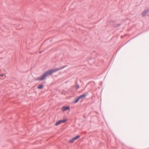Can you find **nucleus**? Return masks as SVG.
<instances>
[{
	"label": "nucleus",
	"mask_w": 149,
	"mask_h": 149,
	"mask_svg": "<svg viewBox=\"0 0 149 149\" xmlns=\"http://www.w3.org/2000/svg\"><path fill=\"white\" fill-rule=\"evenodd\" d=\"M62 111H65L69 109H70V107H69V106L64 107H62Z\"/></svg>",
	"instance_id": "obj_3"
},
{
	"label": "nucleus",
	"mask_w": 149,
	"mask_h": 149,
	"mask_svg": "<svg viewBox=\"0 0 149 149\" xmlns=\"http://www.w3.org/2000/svg\"><path fill=\"white\" fill-rule=\"evenodd\" d=\"M86 96V95L84 94L80 96L79 97H78L79 99H81L84 98Z\"/></svg>",
	"instance_id": "obj_4"
},
{
	"label": "nucleus",
	"mask_w": 149,
	"mask_h": 149,
	"mask_svg": "<svg viewBox=\"0 0 149 149\" xmlns=\"http://www.w3.org/2000/svg\"><path fill=\"white\" fill-rule=\"evenodd\" d=\"M66 120H60V121L61 122V123H65L66 121Z\"/></svg>",
	"instance_id": "obj_9"
},
{
	"label": "nucleus",
	"mask_w": 149,
	"mask_h": 149,
	"mask_svg": "<svg viewBox=\"0 0 149 149\" xmlns=\"http://www.w3.org/2000/svg\"><path fill=\"white\" fill-rule=\"evenodd\" d=\"M61 123V122H60V120H59L56 123L55 125L56 126H57V125H58L59 124H60Z\"/></svg>",
	"instance_id": "obj_7"
},
{
	"label": "nucleus",
	"mask_w": 149,
	"mask_h": 149,
	"mask_svg": "<svg viewBox=\"0 0 149 149\" xmlns=\"http://www.w3.org/2000/svg\"><path fill=\"white\" fill-rule=\"evenodd\" d=\"M64 68V67H61L56 69H52L46 71L44 74L39 77H37L36 80H42L45 79V77L48 75H51L53 72H56L58 70H60Z\"/></svg>",
	"instance_id": "obj_1"
},
{
	"label": "nucleus",
	"mask_w": 149,
	"mask_h": 149,
	"mask_svg": "<svg viewBox=\"0 0 149 149\" xmlns=\"http://www.w3.org/2000/svg\"><path fill=\"white\" fill-rule=\"evenodd\" d=\"M147 12L146 11H145L144 12H143L142 13V16H146V14L147 13Z\"/></svg>",
	"instance_id": "obj_5"
},
{
	"label": "nucleus",
	"mask_w": 149,
	"mask_h": 149,
	"mask_svg": "<svg viewBox=\"0 0 149 149\" xmlns=\"http://www.w3.org/2000/svg\"><path fill=\"white\" fill-rule=\"evenodd\" d=\"M4 74H0V79H2V78L1 77H3L4 75Z\"/></svg>",
	"instance_id": "obj_8"
},
{
	"label": "nucleus",
	"mask_w": 149,
	"mask_h": 149,
	"mask_svg": "<svg viewBox=\"0 0 149 149\" xmlns=\"http://www.w3.org/2000/svg\"><path fill=\"white\" fill-rule=\"evenodd\" d=\"M79 100H80L79 99L78 97L77 99L75 101L74 103H77L79 101Z\"/></svg>",
	"instance_id": "obj_10"
},
{
	"label": "nucleus",
	"mask_w": 149,
	"mask_h": 149,
	"mask_svg": "<svg viewBox=\"0 0 149 149\" xmlns=\"http://www.w3.org/2000/svg\"><path fill=\"white\" fill-rule=\"evenodd\" d=\"M43 85L41 84L38 86V88L39 89H42L43 87Z\"/></svg>",
	"instance_id": "obj_6"
},
{
	"label": "nucleus",
	"mask_w": 149,
	"mask_h": 149,
	"mask_svg": "<svg viewBox=\"0 0 149 149\" xmlns=\"http://www.w3.org/2000/svg\"><path fill=\"white\" fill-rule=\"evenodd\" d=\"M80 137V136L78 135L72 139L70 141V142L71 143H73L75 140H77Z\"/></svg>",
	"instance_id": "obj_2"
}]
</instances>
